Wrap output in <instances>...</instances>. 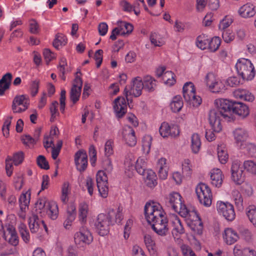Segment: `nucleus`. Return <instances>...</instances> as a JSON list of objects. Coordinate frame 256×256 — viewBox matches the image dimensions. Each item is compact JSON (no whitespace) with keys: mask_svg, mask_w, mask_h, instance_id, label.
<instances>
[{"mask_svg":"<svg viewBox=\"0 0 256 256\" xmlns=\"http://www.w3.org/2000/svg\"><path fill=\"white\" fill-rule=\"evenodd\" d=\"M223 178L224 176L220 170L216 168L212 170L210 178L213 186L216 187L220 186L223 182Z\"/></svg>","mask_w":256,"mask_h":256,"instance_id":"obj_26","label":"nucleus"},{"mask_svg":"<svg viewBox=\"0 0 256 256\" xmlns=\"http://www.w3.org/2000/svg\"><path fill=\"white\" fill-rule=\"evenodd\" d=\"M12 118V116H8L6 120L4 126L2 128L3 134L4 136L7 138L9 136V127L11 124V120Z\"/></svg>","mask_w":256,"mask_h":256,"instance_id":"obj_56","label":"nucleus"},{"mask_svg":"<svg viewBox=\"0 0 256 256\" xmlns=\"http://www.w3.org/2000/svg\"><path fill=\"white\" fill-rule=\"evenodd\" d=\"M201 142L200 136L198 134H194L192 136V144L191 147L192 152L196 154L198 153L200 148Z\"/></svg>","mask_w":256,"mask_h":256,"instance_id":"obj_41","label":"nucleus"},{"mask_svg":"<svg viewBox=\"0 0 256 256\" xmlns=\"http://www.w3.org/2000/svg\"><path fill=\"white\" fill-rule=\"evenodd\" d=\"M217 210L228 220L232 221L234 219L236 214L233 206L229 202H218Z\"/></svg>","mask_w":256,"mask_h":256,"instance_id":"obj_12","label":"nucleus"},{"mask_svg":"<svg viewBox=\"0 0 256 256\" xmlns=\"http://www.w3.org/2000/svg\"><path fill=\"white\" fill-rule=\"evenodd\" d=\"M166 206L177 212L183 218H188L190 215V212L182 201V197L176 192H172L166 198Z\"/></svg>","mask_w":256,"mask_h":256,"instance_id":"obj_2","label":"nucleus"},{"mask_svg":"<svg viewBox=\"0 0 256 256\" xmlns=\"http://www.w3.org/2000/svg\"><path fill=\"white\" fill-rule=\"evenodd\" d=\"M28 96L24 95L16 96L14 98L12 104V110L14 113H20L28 109L29 106Z\"/></svg>","mask_w":256,"mask_h":256,"instance_id":"obj_10","label":"nucleus"},{"mask_svg":"<svg viewBox=\"0 0 256 256\" xmlns=\"http://www.w3.org/2000/svg\"><path fill=\"white\" fill-rule=\"evenodd\" d=\"M224 84L218 79L210 89L213 92H218L224 90Z\"/></svg>","mask_w":256,"mask_h":256,"instance_id":"obj_57","label":"nucleus"},{"mask_svg":"<svg viewBox=\"0 0 256 256\" xmlns=\"http://www.w3.org/2000/svg\"><path fill=\"white\" fill-rule=\"evenodd\" d=\"M190 161L188 159H186L182 164L183 172L186 175L190 176L192 173Z\"/></svg>","mask_w":256,"mask_h":256,"instance_id":"obj_64","label":"nucleus"},{"mask_svg":"<svg viewBox=\"0 0 256 256\" xmlns=\"http://www.w3.org/2000/svg\"><path fill=\"white\" fill-rule=\"evenodd\" d=\"M114 108L118 118H122L126 112V104L124 97L118 96L114 101Z\"/></svg>","mask_w":256,"mask_h":256,"instance_id":"obj_19","label":"nucleus"},{"mask_svg":"<svg viewBox=\"0 0 256 256\" xmlns=\"http://www.w3.org/2000/svg\"><path fill=\"white\" fill-rule=\"evenodd\" d=\"M232 197L235 202L236 206L239 210H244L243 198L240 192L237 190L232 192Z\"/></svg>","mask_w":256,"mask_h":256,"instance_id":"obj_38","label":"nucleus"},{"mask_svg":"<svg viewBox=\"0 0 256 256\" xmlns=\"http://www.w3.org/2000/svg\"><path fill=\"white\" fill-rule=\"evenodd\" d=\"M74 162L77 169L80 172H84L88 166V156L84 150H80L74 155Z\"/></svg>","mask_w":256,"mask_h":256,"instance_id":"obj_16","label":"nucleus"},{"mask_svg":"<svg viewBox=\"0 0 256 256\" xmlns=\"http://www.w3.org/2000/svg\"><path fill=\"white\" fill-rule=\"evenodd\" d=\"M223 238L228 244H232L239 238L237 232L231 228H226L224 231Z\"/></svg>","mask_w":256,"mask_h":256,"instance_id":"obj_24","label":"nucleus"},{"mask_svg":"<svg viewBox=\"0 0 256 256\" xmlns=\"http://www.w3.org/2000/svg\"><path fill=\"white\" fill-rule=\"evenodd\" d=\"M241 162L238 160H234L231 166V177L236 184H241L244 180V171L240 168Z\"/></svg>","mask_w":256,"mask_h":256,"instance_id":"obj_13","label":"nucleus"},{"mask_svg":"<svg viewBox=\"0 0 256 256\" xmlns=\"http://www.w3.org/2000/svg\"><path fill=\"white\" fill-rule=\"evenodd\" d=\"M146 182L147 186L150 188H154L157 184V176L152 170L148 172Z\"/></svg>","mask_w":256,"mask_h":256,"instance_id":"obj_39","label":"nucleus"},{"mask_svg":"<svg viewBox=\"0 0 256 256\" xmlns=\"http://www.w3.org/2000/svg\"><path fill=\"white\" fill-rule=\"evenodd\" d=\"M89 155L91 164L92 166H94L96 160V152L93 145L90 146L89 148Z\"/></svg>","mask_w":256,"mask_h":256,"instance_id":"obj_63","label":"nucleus"},{"mask_svg":"<svg viewBox=\"0 0 256 256\" xmlns=\"http://www.w3.org/2000/svg\"><path fill=\"white\" fill-rule=\"evenodd\" d=\"M70 192V184L68 182H64L62 186V196L60 199L62 201L66 203L68 201V194Z\"/></svg>","mask_w":256,"mask_h":256,"instance_id":"obj_52","label":"nucleus"},{"mask_svg":"<svg viewBox=\"0 0 256 256\" xmlns=\"http://www.w3.org/2000/svg\"><path fill=\"white\" fill-rule=\"evenodd\" d=\"M30 199V193L27 191L25 193H22L19 198V203L20 210L26 211L28 209Z\"/></svg>","mask_w":256,"mask_h":256,"instance_id":"obj_31","label":"nucleus"},{"mask_svg":"<svg viewBox=\"0 0 256 256\" xmlns=\"http://www.w3.org/2000/svg\"><path fill=\"white\" fill-rule=\"evenodd\" d=\"M24 159V153L22 152H18L14 154L13 156V162L15 165H18L21 164Z\"/></svg>","mask_w":256,"mask_h":256,"instance_id":"obj_61","label":"nucleus"},{"mask_svg":"<svg viewBox=\"0 0 256 256\" xmlns=\"http://www.w3.org/2000/svg\"><path fill=\"white\" fill-rule=\"evenodd\" d=\"M232 112L242 118L248 116L250 114L248 107L240 102H234Z\"/></svg>","mask_w":256,"mask_h":256,"instance_id":"obj_20","label":"nucleus"},{"mask_svg":"<svg viewBox=\"0 0 256 256\" xmlns=\"http://www.w3.org/2000/svg\"><path fill=\"white\" fill-rule=\"evenodd\" d=\"M191 229L197 234H201L202 232L203 225L202 222L200 218L197 220H194L190 224Z\"/></svg>","mask_w":256,"mask_h":256,"instance_id":"obj_47","label":"nucleus"},{"mask_svg":"<svg viewBox=\"0 0 256 256\" xmlns=\"http://www.w3.org/2000/svg\"><path fill=\"white\" fill-rule=\"evenodd\" d=\"M221 40L218 37H214L210 40H209L208 48L210 51L216 52L219 48Z\"/></svg>","mask_w":256,"mask_h":256,"instance_id":"obj_48","label":"nucleus"},{"mask_svg":"<svg viewBox=\"0 0 256 256\" xmlns=\"http://www.w3.org/2000/svg\"><path fill=\"white\" fill-rule=\"evenodd\" d=\"M48 203L46 198H40L36 203V208L40 210V213L45 212Z\"/></svg>","mask_w":256,"mask_h":256,"instance_id":"obj_50","label":"nucleus"},{"mask_svg":"<svg viewBox=\"0 0 256 256\" xmlns=\"http://www.w3.org/2000/svg\"><path fill=\"white\" fill-rule=\"evenodd\" d=\"M12 78V74L10 72H8L2 76L0 80V96H2L4 94V92L9 89Z\"/></svg>","mask_w":256,"mask_h":256,"instance_id":"obj_25","label":"nucleus"},{"mask_svg":"<svg viewBox=\"0 0 256 256\" xmlns=\"http://www.w3.org/2000/svg\"><path fill=\"white\" fill-rule=\"evenodd\" d=\"M150 224L153 230L160 236H166L168 232V220L166 214L152 222Z\"/></svg>","mask_w":256,"mask_h":256,"instance_id":"obj_9","label":"nucleus"},{"mask_svg":"<svg viewBox=\"0 0 256 256\" xmlns=\"http://www.w3.org/2000/svg\"><path fill=\"white\" fill-rule=\"evenodd\" d=\"M80 75H82L80 70H78L76 74V78L70 90V98L74 104H75L79 100L81 94L82 80L80 76Z\"/></svg>","mask_w":256,"mask_h":256,"instance_id":"obj_8","label":"nucleus"},{"mask_svg":"<svg viewBox=\"0 0 256 256\" xmlns=\"http://www.w3.org/2000/svg\"><path fill=\"white\" fill-rule=\"evenodd\" d=\"M88 210V205L86 202H83L80 204L78 207L79 218L82 222L86 220Z\"/></svg>","mask_w":256,"mask_h":256,"instance_id":"obj_44","label":"nucleus"},{"mask_svg":"<svg viewBox=\"0 0 256 256\" xmlns=\"http://www.w3.org/2000/svg\"><path fill=\"white\" fill-rule=\"evenodd\" d=\"M58 105L57 101H54L50 104V110L51 113V118L50 121L52 122H54L56 116L59 114V112L58 110Z\"/></svg>","mask_w":256,"mask_h":256,"instance_id":"obj_53","label":"nucleus"},{"mask_svg":"<svg viewBox=\"0 0 256 256\" xmlns=\"http://www.w3.org/2000/svg\"><path fill=\"white\" fill-rule=\"evenodd\" d=\"M183 96L185 100L192 104L193 106L197 107L202 102V100L199 96L196 95V90L193 83L186 82L183 86Z\"/></svg>","mask_w":256,"mask_h":256,"instance_id":"obj_5","label":"nucleus"},{"mask_svg":"<svg viewBox=\"0 0 256 256\" xmlns=\"http://www.w3.org/2000/svg\"><path fill=\"white\" fill-rule=\"evenodd\" d=\"M66 42V37L62 34H58L56 36L52 44L56 48L58 49L59 46H64Z\"/></svg>","mask_w":256,"mask_h":256,"instance_id":"obj_42","label":"nucleus"},{"mask_svg":"<svg viewBox=\"0 0 256 256\" xmlns=\"http://www.w3.org/2000/svg\"><path fill=\"white\" fill-rule=\"evenodd\" d=\"M145 244L151 256H158V253L154 242L150 235H146L144 237Z\"/></svg>","mask_w":256,"mask_h":256,"instance_id":"obj_28","label":"nucleus"},{"mask_svg":"<svg viewBox=\"0 0 256 256\" xmlns=\"http://www.w3.org/2000/svg\"><path fill=\"white\" fill-rule=\"evenodd\" d=\"M142 83L144 88L149 92L154 91L156 86V80L150 76H144Z\"/></svg>","mask_w":256,"mask_h":256,"instance_id":"obj_34","label":"nucleus"},{"mask_svg":"<svg viewBox=\"0 0 256 256\" xmlns=\"http://www.w3.org/2000/svg\"><path fill=\"white\" fill-rule=\"evenodd\" d=\"M97 187L100 196L103 198H106L108 196V177L106 172L103 170H100L96 175Z\"/></svg>","mask_w":256,"mask_h":256,"instance_id":"obj_11","label":"nucleus"},{"mask_svg":"<svg viewBox=\"0 0 256 256\" xmlns=\"http://www.w3.org/2000/svg\"><path fill=\"white\" fill-rule=\"evenodd\" d=\"M246 214L249 220L256 228V206L254 205L249 206L246 208Z\"/></svg>","mask_w":256,"mask_h":256,"instance_id":"obj_36","label":"nucleus"},{"mask_svg":"<svg viewBox=\"0 0 256 256\" xmlns=\"http://www.w3.org/2000/svg\"><path fill=\"white\" fill-rule=\"evenodd\" d=\"M39 26L37 22L34 20L32 19L30 21V32L32 34H37L39 32Z\"/></svg>","mask_w":256,"mask_h":256,"instance_id":"obj_62","label":"nucleus"},{"mask_svg":"<svg viewBox=\"0 0 256 256\" xmlns=\"http://www.w3.org/2000/svg\"><path fill=\"white\" fill-rule=\"evenodd\" d=\"M172 224L173 226L172 234L174 236H178V234H181L184 232V230L182 222L177 216L174 218Z\"/></svg>","mask_w":256,"mask_h":256,"instance_id":"obj_32","label":"nucleus"},{"mask_svg":"<svg viewBox=\"0 0 256 256\" xmlns=\"http://www.w3.org/2000/svg\"><path fill=\"white\" fill-rule=\"evenodd\" d=\"M251 157L256 158V146L251 142H246L240 147Z\"/></svg>","mask_w":256,"mask_h":256,"instance_id":"obj_40","label":"nucleus"},{"mask_svg":"<svg viewBox=\"0 0 256 256\" xmlns=\"http://www.w3.org/2000/svg\"><path fill=\"white\" fill-rule=\"evenodd\" d=\"M222 38L227 43L232 41L234 38V34L230 29L224 30L222 32Z\"/></svg>","mask_w":256,"mask_h":256,"instance_id":"obj_55","label":"nucleus"},{"mask_svg":"<svg viewBox=\"0 0 256 256\" xmlns=\"http://www.w3.org/2000/svg\"><path fill=\"white\" fill-rule=\"evenodd\" d=\"M256 12L254 6L250 3L244 4L238 10L239 14L244 18L252 17L255 15Z\"/></svg>","mask_w":256,"mask_h":256,"instance_id":"obj_22","label":"nucleus"},{"mask_svg":"<svg viewBox=\"0 0 256 256\" xmlns=\"http://www.w3.org/2000/svg\"><path fill=\"white\" fill-rule=\"evenodd\" d=\"M171 110L174 112H178L182 108L183 102L180 96H174L170 104Z\"/></svg>","mask_w":256,"mask_h":256,"instance_id":"obj_35","label":"nucleus"},{"mask_svg":"<svg viewBox=\"0 0 256 256\" xmlns=\"http://www.w3.org/2000/svg\"><path fill=\"white\" fill-rule=\"evenodd\" d=\"M164 214L166 213L159 204L147 202L145 205L144 214L148 222L150 224Z\"/></svg>","mask_w":256,"mask_h":256,"instance_id":"obj_7","label":"nucleus"},{"mask_svg":"<svg viewBox=\"0 0 256 256\" xmlns=\"http://www.w3.org/2000/svg\"><path fill=\"white\" fill-rule=\"evenodd\" d=\"M196 192L201 204L206 207L212 204V194L208 185L204 183L199 184L196 188Z\"/></svg>","mask_w":256,"mask_h":256,"instance_id":"obj_6","label":"nucleus"},{"mask_svg":"<svg viewBox=\"0 0 256 256\" xmlns=\"http://www.w3.org/2000/svg\"><path fill=\"white\" fill-rule=\"evenodd\" d=\"M214 104L216 109L210 111L208 120L213 130L220 132L222 130L220 117L222 116L224 118H230L234 102L227 99L218 98L215 100Z\"/></svg>","mask_w":256,"mask_h":256,"instance_id":"obj_1","label":"nucleus"},{"mask_svg":"<svg viewBox=\"0 0 256 256\" xmlns=\"http://www.w3.org/2000/svg\"><path fill=\"white\" fill-rule=\"evenodd\" d=\"M45 212L51 219L56 220L58 214L57 204L54 201L48 202Z\"/></svg>","mask_w":256,"mask_h":256,"instance_id":"obj_27","label":"nucleus"},{"mask_svg":"<svg viewBox=\"0 0 256 256\" xmlns=\"http://www.w3.org/2000/svg\"><path fill=\"white\" fill-rule=\"evenodd\" d=\"M236 67L238 74L244 80H252L254 77V68L250 60L246 58L240 59L236 64Z\"/></svg>","mask_w":256,"mask_h":256,"instance_id":"obj_3","label":"nucleus"},{"mask_svg":"<svg viewBox=\"0 0 256 256\" xmlns=\"http://www.w3.org/2000/svg\"><path fill=\"white\" fill-rule=\"evenodd\" d=\"M234 138L238 144H240V148L245 143L248 137L247 131L242 128H238L234 132Z\"/></svg>","mask_w":256,"mask_h":256,"instance_id":"obj_21","label":"nucleus"},{"mask_svg":"<svg viewBox=\"0 0 256 256\" xmlns=\"http://www.w3.org/2000/svg\"><path fill=\"white\" fill-rule=\"evenodd\" d=\"M250 248H243L240 244H236L233 250V254L234 256H244L247 254Z\"/></svg>","mask_w":256,"mask_h":256,"instance_id":"obj_51","label":"nucleus"},{"mask_svg":"<svg viewBox=\"0 0 256 256\" xmlns=\"http://www.w3.org/2000/svg\"><path fill=\"white\" fill-rule=\"evenodd\" d=\"M124 140L129 146H134L136 144V138L133 128L128 126H125L122 131Z\"/></svg>","mask_w":256,"mask_h":256,"instance_id":"obj_18","label":"nucleus"},{"mask_svg":"<svg viewBox=\"0 0 256 256\" xmlns=\"http://www.w3.org/2000/svg\"><path fill=\"white\" fill-rule=\"evenodd\" d=\"M132 86L130 90H128L127 86L124 90V94L128 102V94L130 95H133L135 97H138L142 94V91L144 88L142 81L140 77H137L133 80Z\"/></svg>","mask_w":256,"mask_h":256,"instance_id":"obj_14","label":"nucleus"},{"mask_svg":"<svg viewBox=\"0 0 256 256\" xmlns=\"http://www.w3.org/2000/svg\"><path fill=\"white\" fill-rule=\"evenodd\" d=\"M159 132L163 138H167L169 136L175 137L179 134V130L177 126L174 125L170 126L166 122L162 124Z\"/></svg>","mask_w":256,"mask_h":256,"instance_id":"obj_17","label":"nucleus"},{"mask_svg":"<svg viewBox=\"0 0 256 256\" xmlns=\"http://www.w3.org/2000/svg\"><path fill=\"white\" fill-rule=\"evenodd\" d=\"M175 74L171 71L165 72L162 76V80L165 83L169 86L174 84L176 82L174 78Z\"/></svg>","mask_w":256,"mask_h":256,"instance_id":"obj_45","label":"nucleus"},{"mask_svg":"<svg viewBox=\"0 0 256 256\" xmlns=\"http://www.w3.org/2000/svg\"><path fill=\"white\" fill-rule=\"evenodd\" d=\"M218 79V78H216L213 73H208L206 76V81L207 86L210 88Z\"/></svg>","mask_w":256,"mask_h":256,"instance_id":"obj_58","label":"nucleus"},{"mask_svg":"<svg viewBox=\"0 0 256 256\" xmlns=\"http://www.w3.org/2000/svg\"><path fill=\"white\" fill-rule=\"evenodd\" d=\"M6 231L10 234L8 242L13 246H16L18 244V239L16 232L13 226L8 224L6 226Z\"/></svg>","mask_w":256,"mask_h":256,"instance_id":"obj_33","label":"nucleus"},{"mask_svg":"<svg viewBox=\"0 0 256 256\" xmlns=\"http://www.w3.org/2000/svg\"><path fill=\"white\" fill-rule=\"evenodd\" d=\"M36 163L38 166L41 168L46 170L50 168L48 162L44 156L40 155L38 156L36 158Z\"/></svg>","mask_w":256,"mask_h":256,"instance_id":"obj_54","label":"nucleus"},{"mask_svg":"<svg viewBox=\"0 0 256 256\" xmlns=\"http://www.w3.org/2000/svg\"><path fill=\"white\" fill-rule=\"evenodd\" d=\"M180 250L184 256H196L192 248L186 244H182Z\"/></svg>","mask_w":256,"mask_h":256,"instance_id":"obj_59","label":"nucleus"},{"mask_svg":"<svg viewBox=\"0 0 256 256\" xmlns=\"http://www.w3.org/2000/svg\"><path fill=\"white\" fill-rule=\"evenodd\" d=\"M242 237L247 242H250L252 240V234L248 229L245 228L241 230L240 232Z\"/></svg>","mask_w":256,"mask_h":256,"instance_id":"obj_60","label":"nucleus"},{"mask_svg":"<svg viewBox=\"0 0 256 256\" xmlns=\"http://www.w3.org/2000/svg\"><path fill=\"white\" fill-rule=\"evenodd\" d=\"M134 168L139 174L144 175L146 168V163L145 160L139 158L136 162Z\"/></svg>","mask_w":256,"mask_h":256,"instance_id":"obj_43","label":"nucleus"},{"mask_svg":"<svg viewBox=\"0 0 256 256\" xmlns=\"http://www.w3.org/2000/svg\"><path fill=\"white\" fill-rule=\"evenodd\" d=\"M234 96L246 101L252 102L254 100V96L248 90L245 89L238 88L233 92Z\"/></svg>","mask_w":256,"mask_h":256,"instance_id":"obj_23","label":"nucleus"},{"mask_svg":"<svg viewBox=\"0 0 256 256\" xmlns=\"http://www.w3.org/2000/svg\"><path fill=\"white\" fill-rule=\"evenodd\" d=\"M217 152L218 156L220 162L222 164H226L228 159V154L225 145L224 144L218 145Z\"/></svg>","mask_w":256,"mask_h":256,"instance_id":"obj_30","label":"nucleus"},{"mask_svg":"<svg viewBox=\"0 0 256 256\" xmlns=\"http://www.w3.org/2000/svg\"><path fill=\"white\" fill-rule=\"evenodd\" d=\"M209 40L204 35L199 36L197 38V46L202 50L208 48Z\"/></svg>","mask_w":256,"mask_h":256,"instance_id":"obj_49","label":"nucleus"},{"mask_svg":"<svg viewBox=\"0 0 256 256\" xmlns=\"http://www.w3.org/2000/svg\"><path fill=\"white\" fill-rule=\"evenodd\" d=\"M18 230L23 240L26 243L29 242L30 240V236L29 232L27 230L26 225L23 223H21L18 226Z\"/></svg>","mask_w":256,"mask_h":256,"instance_id":"obj_46","label":"nucleus"},{"mask_svg":"<svg viewBox=\"0 0 256 256\" xmlns=\"http://www.w3.org/2000/svg\"><path fill=\"white\" fill-rule=\"evenodd\" d=\"M42 222V220H40L38 216L36 214H32L29 218V227L32 233L36 232L38 231L40 226Z\"/></svg>","mask_w":256,"mask_h":256,"instance_id":"obj_29","label":"nucleus"},{"mask_svg":"<svg viewBox=\"0 0 256 256\" xmlns=\"http://www.w3.org/2000/svg\"><path fill=\"white\" fill-rule=\"evenodd\" d=\"M114 214V210H110L108 214H100L98 215L95 222L96 232L102 236L106 235L109 232L110 224H113L112 215Z\"/></svg>","mask_w":256,"mask_h":256,"instance_id":"obj_4","label":"nucleus"},{"mask_svg":"<svg viewBox=\"0 0 256 256\" xmlns=\"http://www.w3.org/2000/svg\"><path fill=\"white\" fill-rule=\"evenodd\" d=\"M243 167L248 173L256 176V162L252 160H245L243 163Z\"/></svg>","mask_w":256,"mask_h":256,"instance_id":"obj_37","label":"nucleus"},{"mask_svg":"<svg viewBox=\"0 0 256 256\" xmlns=\"http://www.w3.org/2000/svg\"><path fill=\"white\" fill-rule=\"evenodd\" d=\"M74 238L76 244L79 246H83L84 244H88L93 240L90 232L84 228L75 234Z\"/></svg>","mask_w":256,"mask_h":256,"instance_id":"obj_15","label":"nucleus"}]
</instances>
